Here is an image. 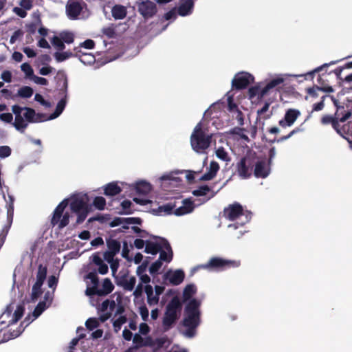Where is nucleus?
I'll use <instances>...</instances> for the list:
<instances>
[{
    "mask_svg": "<svg viewBox=\"0 0 352 352\" xmlns=\"http://www.w3.org/2000/svg\"><path fill=\"white\" fill-rule=\"evenodd\" d=\"M63 86L65 96L58 102L54 112L49 116L45 113H36L33 109L29 107H21L16 104L13 105L12 111L15 116L14 128L21 133H23L30 122H42L58 118L63 113L67 102L66 94L67 89V79L65 80Z\"/></svg>",
    "mask_w": 352,
    "mask_h": 352,
    "instance_id": "f257e3e1",
    "label": "nucleus"
},
{
    "mask_svg": "<svg viewBox=\"0 0 352 352\" xmlns=\"http://www.w3.org/2000/svg\"><path fill=\"white\" fill-rule=\"evenodd\" d=\"M228 104L224 101L219 100L213 103L204 113V120L210 116L211 124L216 129H221L228 125L230 119L227 115L226 109L232 114V116L237 120L239 126L244 124V119L242 112L233 101V96L230 92L226 94Z\"/></svg>",
    "mask_w": 352,
    "mask_h": 352,
    "instance_id": "f03ea898",
    "label": "nucleus"
},
{
    "mask_svg": "<svg viewBox=\"0 0 352 352\" xmlns=\"http://www.w3.org/2000/svg\"><path fill=\"white\" fill-rule=\"evenodd\" d=\"M101 312L102 322L113 316L112 322L115 330L120 329L122 324L127 322L124 315V308L120 303H116L113 300L107 299L99 307Z\"/></svg>",
    "mask_w": 352,
    "mask_h": 352,
    "instance_id": "7ed1b4c3",
    "label": "nucleus"
},
{
    "mask_svg": "<svg viewBox=\"0 0 352 352\" xmlns=\"http://www.w3.org/2000/svg\"><path fill=\"white\" fill-rule=\"evenodd\" d=\"M212 138V133L206 131L204 120L201 121L196 125L190 135L192 148L197 153H206V151L210 146Z\"/></svg>",
    "mask_w": 352,
    "mask_h": 352,
    "instance_id": "20e7f679",
    "label": "nucleus"
},
{
    "mask_svg": "<svg viewBox=\"0 0 352 352\" xmlns=\"http://www.w3.org/2000/svg\"><path fill=\"white\" fill-rule=\"evenodd\" d=\"M224 216L232 221H235L234 223L229 224V228L234 230L239 228L246 223L249 222L251 219L250 213L248 211H244L242 206L239 204L230 205L229 207L224 210Z\"/></svg>",
    "mask_w": 352,
    "mask_h": 352,
    "instance_id": "39448f33",
    "label": "nucleus"
},
{
    "mask_svg": "<svg viewBox=\"0 0 352 352\" xmlns=\"http://www.w3.org/2000/svg\"><path fill=\"white\" fill-rule=\"evenodd\" d=\"M200 304L199 300L192 298L186 307L183 323L188 330H195L200 323Z\"/></svg>",
    "mask_w": 352,
    "mask_h": 352,
    "instance_id": "423d86ee",
    "label": "nucleus"
},
{
    "mask_svg": "<svg viewBox=\"0 0 352 352\" xmlns=\"http://www.w3.org/2000/svg\"><path fill=\"white\" fill-rule=\"evenodd\" d=\"M88 197L86 194L75 195L71 197V210L77 215L76 223H82L89 212L87 204Z\"/></svg>",
    "mask_w": 352,
    "mask_h": 352,
    "instance_id": "0eeeda50",
    "label": "nucleus"
},
{
    "mask_svg": "<svg viewBox=\"0 0 352 352\" xmlns=\"http://www.w3.org/2000/svg\"><path fill=\"white\" fill-rule=\"evenodd\" d=\"M241 265L239 260L225 259L220 257H212L208 263L198 266V268L209 271H223L230 268H236Z\"/></svg>",
    "mask_w": 352,
    "mask_h": 352,
    "instance_id": "6e6552de",
    "label": "nucleus"
},
{
    "mask_svg": "<svg viewBox=\"0 0 352 352\" xmlns=\"http://www.w3.org/2000/svg\"><path fill=\"white\" fill-rule=\"evenodd\" d=\"M182 311V303L177 297H174L168 302L163 318V324L166 328L176 322Z\"/></svg>",
    "mask_w": 352,
    "mask_h": 352,
    "instance_id": "1a4fd4ad",
    "label": "nucleus"
},
{
    "mask_svg": "<svg viewBox=\"0 0 352 352\" xmlns=\"http://www.w3.org/2000/svg\"><path fill=\"white\" fill-rule=\"evenodd\" d=\"M65 8L68 18L71 20H76L84 17L86 4L82 0H69Z\"/></svg>",
    "mask_w": 352,
    "mask_h": 352,
    "instance_id": "9d476101",
    "label": "nucleus"
},
{
    "mask_svg": "<svg viewBox=\"0 0 352 352\" xmlns=\"http://www.w3.org/2000/svg\"><path fill=\"white\" fill-rule=\"evenodd\" d=\"M67 205L68 199H64L56 208L51 220V223L53 226L58 225V228L61 229L69 223V214L68 212H65L63 214V211Z\"/></svg>",
    "mask_w": 352,
    "mask_h": 352,
    "instance_id": "9b49d317",
    "label": "nucleus"
},
{
    "mask_svg": "<svg viewBox=\"0 0 352 352\" xmlns=\"http://www.w3.org/2000/svg\"><path fill=\"white\" fill-rule=\"evenodd\" d=\"M287 76L286 74H277L264 87H252L250 92L252 95H258V98H261L267 95L270 89L283 83Z\"/></svg>",
    "mask_w": 352,
    "mask_h": 352,
    "instance_id": "f8f14e48",
    "label": "nucleus"
},
{
    "mask_svg": "<svg viewBox=\"0 0 352 352\" xmlns=\"http://www.w3.org/2000/svg\"><path fill=\"white\" fill-rule=\"evenodd\" d=\"M46 276L47 267L40 265L36 274V280L32 289L31 298L32 301L36 300L38 296L42 294L41 287L46 278Z\"/></svg>",
    "mask_w": 352,
    "mask_h": 352,
    "instance_id": "ddd939ff",
    "label": "nucleus"
},
{
    "mask_svg": "<svg viewBox=\"0 0 352 352\" xmlns=\"http://www.w3.org/2000/svg\"><path fill=\"white\" fill-rule=\"evenodd\" d=\"M215 192L207 185L198 187L192 191V195L199 198L192 201L196 206H200L214 197Z\"/></svg>",
    "mask_w": 352,
    "mask_h": 352,
    "instance_id": "4468645a",
    "label": "nucleus"
},
{
    "mask_svg": "<svg viewBox=\"0 0 352 352\" xmlns=\"http://www.w3.org/2000/svg\"><path fill=\"white\" fill-rule=\"evenodd\" d=\"M254 165V160L250 157H245L236 164V170L239 175L242 179H247L252 175Z\"/></svg>",
    "mask_w": 352,
    "mask_h": 352,
    "instance_id": "2eb2a0df",
    "label": "nucleus"
},
{
    "mask_svg": "<svg viewBox=\"0 0 352 352\" xmlns=\"http://www.w3.org/2000/svg\"><path fill=\"white\" fill-rule=\"evenodd\" d=\"M114 289V285L109 278H104L101 287L98 285L94 288H87L86 294L88 296L96 295L98 296H106L110 294Z\"/></svg>",
    "mask_w": 352,
    "mask_h": 352,
    "instance_id": "dca6fc26",
    "label": "nucleus"
},
{
    "mask_svg": "<svg viewBox=\"0 0 352 352\" xmlns=\"http://www.w3.org/2000/svg\"><path fill=\"white\" fill-rule=\"evenodd\" d=\"M254 79V76L248 72H239L232 80V85L237 89H243L252 83Z\"/></svg>",
    "mask_w": 352,
    "mask_h": 352,
    "instance_id": "f3484780",
    "label": "nucleus"
},
{
    "mask_svg": "<svg viewBox=\"0 0 352 352\" xmlns=\"http://www.w3.org/2000/svg\"><path fill=\"white\" fill-rule=\"evenodd\" d=\"M138 12L145 19L151 18L157 12L156 3L146 0L137 3Z\"/></svg>",
    "mask_w": 352,
    "mask_h": 352,
    "instance_id": "a211bd4d",
    "label": "nucleus"
},
{
    "mask_svg": "<svg viewBox=\"0 0 352 352\" xmlns=\"http://www.w3.org/2000/svg\"><path fill=\"white\" fill-rule=\"evenodd\" d=\"M351 113V112H346L342 118H333L331 116L326 115L324 116L321 119V122L323 124H331L333 128L337 131L338 133H341L340 122H344L348 120Z\"/></svg>",
    "mask_w": 352,
    "mask_h": 352,
    "instance_id": "6ab92c4d",
    "label": "nucleus"
},
{
    "mask_svg": "<svg viewBox=\"0 0 352 352\" xmlns=\"http://www.w3.org/2000/svg\"><path fill=\"white\" fill-rule=\"evenodd\" d=\"M170 340L167 336H162L155 339L151 337H147L145 338L144 346H151L154 350L157 351L162 347H168L170 344Z\"/></svg>",
    "mask_w": 352,
    "mask_h": 352,
    "instance_id": "aec40b11",
    "label": "nucleus"
},
{
    "mask_svg": "<svg viewBox=\"0 0 352 352\" xmlns=\"http://www.w3.org/2000/svg\"><path fill=\"white\" fill-rule=\"evenodd\" d=\"M300 116V112L299 110L289 109L286 111L284 118L279 121L278 124L283 128L291 126Z\"/></svg>",
    "mask_w": 352,
    "mask_h": 352,
    "instance_id": "412c9836",
    "label": "nucleus"
},
{
    "mask_svg": "<svg viewBox=\"0 0 352 352\" xmlns=\"http://www.w3.org/2000/svg\"><path fill=\"white\" fill-rule=\"evenodd\" d=\"M54 291H47L44 295V300L40 302L33 311V319H36L48 307L53 300Z\"/></svg>",
    "mask_w": 352,
    "mask_h": 352,
    "instance_id": "4be33fe9",
    "label": "nucleus"
},
{
    "mask_svg": "<svg viewBox=\"0 0 352 352\" xmlns=\"http://www.w3.org/2000/svg\"><path fill=\"white\" fill-rule=\"evenodd\" d=\"M141 219L135 217H115L110 223L112 228L121 226L123 229H128L129 225L140 224Z\"/></svg>",
    "mask_w": 352,
    "mask_h": 352,
    "instance_id": "5701e85b",
    "label": "nucleus"
},
{
    "mask_svg": "<svg viewBox=\"0 0 352 352\" xmlns=\"http://www.w3.org/2000/svg\"><path fill=\"white\" fill-rule=\"evenodd\" d=\"M254 175L256 177L265 178L270 173L269 163L265 160L258 161L254 164Z\"/></svg>",
    "mask_w": 352,
    "mask_h": 352,
    "instance_id": "b1692460",
    "label": "nucleus"
},
{
    "mask_svg": "<svg viewBox=\"0 0 352 352\" xmlns=\"http://www.w3.org/2000/svg\"><path fill=\"white\" fill-rule=\"evenodd\" d=\"M182 204V206L176 208L173 211V214L176 216H182L191 213L197 206L195 205L196 204L194 203L190 199H186L183 200Z\"/></svg>",
    "mask_w": 352,
    "mask_h": 352,
    "instance_id": "393cba45",
    "label": "nucleus"
},
{
    "mask_svg": "<svg viewBox=\"0 0 352 352\" xmlns=\"http://www.w3.org/2000/svg\"><path fill=\"white\" fill-rule=\"evenodd\" d=\"M193 8V0H180L177 7V14L182 16H189L192 13Z\"/></svg>",
    "mask_w": 352,
    "mask_h": 352,
    "instance_id": "a878e982",
    "label": "nucleus"
},
{
    "mask_svg": "<svg viewBox=\"0 0 352 352\" xmlns=\"http://www.w3.org/2000/svg\"><path fill=\"white\" fill-rule=\"evenodd\" d=\"M162 243V249L160 250V258L158 260L169 263L173 258V251L168 242L165 240L160 241Z\"/></svg>",
    "mask_w": 352,
    "mask_h": 352,
    "instance_id": "bb28decb",
    "label": "nucleus"
},
{
    "mask_svg": "<svg viewBox=\"0 0 352 352\" xmlns=\"http://www.w3.org/2000/svg\"><path fill=\"white\" fill-rule=\"evenodd\" d=\"M230 147L227 144L226 147L219 146L215 150L216 157L221 161L228 165L232 161V157L230 153Z\"/></svg>",
    "mask_w": 352,
    "mask_h": 352,
    "instance_id": "cd10ccee",
    "label": "nucleus"
},
{
    "mask_svg": "<svg viewBox=\"0 0 352 352\" xmlns=\"http://www.w3.org/2000/svg\"><path fill=\"white\" fill-rule=\"evenodd\" d=\"M165 278L174 285H179L184 278V273L181 270L168 271L165 274Z\"/></svg>",
    "mask_w": 352,
    "mask_h": 352,
    "instance_id": "c85d7f7f",
    "label": "nucleus"
},
{
    "mask_svg": "<svg viewBox=\"0 0 352 352\" xmlns=\"http://www.w3.org/2000/svg\"><path fill=\"white\" fill-rule=\"evenodd\" d=\"M161 240H165L163 238H155V241H146L145 252L153 255L159 252L162 249V243Z\"/></svg>",
    "mask_w": 352,
    "mask_h": 352,
    "instance_id": "c756f323",
    "label": "nucleus"
},
{
    "mask_svg": "<svg viewBox=\"0 0 352 352\" xmlns=\"http://www.w3.org/2000/svg\"><path fill=\"white\" fill-rule=\"evenodd\" d=\"M144 292L146 294V302L150 307L157 305L160 300V296L154 293L153 287L151 285L144 286Z\"/></svg>",
    "mask_w": 352,
    "mask_h": 352,
    "instance_id": "7c9ffc66",
    "label": "nucleus"
},
{
    "mask_svg": "<svg viewBox=\"0 0 352 352\" xmlns=\"http://www.w3.org/2000/svg\"><path fill=\"white\" fill-rule=\"evenodd\" d=\"M136 284V278L133 276H123L119 283L122 288L129 292L133 291Z\"/></svg>",
    "mask_w": 352,
    "mask_h": 352,
    "instance_id": "2f4dec72",
    "label": "nucleus"
},
{
    "mask_svg": "<svg viewBox=\"0 0 352 352\" xmlns=\"http://www.w3.org/2000/svg\"><path fill=\"white\" fill-rule=\"evenodd\" d=\"M14 198L12 195H8V200L7 201V226L5 228L6 232L10 228L14 216Z\"/></svg>",
    "mask_w": 352,
    "mask_h": 352,
    "instance_id": "473e14b6",
    "label": "nucleus"
},
{
    "mask_svg": "<svg viewBox=\"0 0 352 352\" xmlns=\"http://www.w3.org/2000/svg\"><path fill=\"white\" fill-rule=\"evenodd\" d=\"M219 170V164L217 162L212 161L210 164L209 167L207 168L206 173L201 176V179L204 181L211 180L216 176Z\"/></svg>",
    "mask_w": 352,
    "mask_h": 352,
    "instance_id": "72a5a7b5",
    "label": "nucleus"
},
{
    "mask_svg": "<svg viewBox=\"0 0 352 352\" xmlns=\"http://www.w3.org/2000/svg\"><path fill=\"white\" fill-rule=\"evenodd\" d=\"M109 251L104 254V257H113L117 253L120 252V243L115 239H110L107 242Z\"/></svg>",
    "mask_w": 352,
    "mask_h": 352,
    "instance_id": "f704fd0d",
    "label": "nucleus"
},
{
    "mask_svg": "<svg viewBox=\"0 0 352 352\" xmlns=\"http://www.w3.org/2000/svg\"><path fill=\"white\" fill-rule=\"evenodd\" d=\"M75 56L78 57L81 63L84 65H91L95 63V56L91 53H86L82 50L76 52Z\"/></svg>",
    "mask_w": 352,
    "mask_h": 352,
    "instance_id": "c9c22d12",
    "label": "nucleus"
},
{
    "mask_svg": "<svg viewBox=\"0 0 352 352\" xmlns=\"http://www.w3.org/2000/svg\"><path fill=\"white\" fill-rule=\"evenodd\" d=\"M177 172H170L162 175L160 178L162 185H165L166 183L172 184L173 183L177 184L179 182V179L176 176Z\"/></svg>",
    "mask_w": 352,
    "mask_h": 352,
    "instance_id": "e433bc0d",
    "label": "nucleus"
},
{
    "mask_svg": "<svg viewBox=\"0 0 352 352\" xmlns=\"http://www.w3.org/2000/svg\"><path fill=\"white\" fill-rule=\"evenodd\" d=\"M126 13V8L121 5H116L111 9L112 16L116 20L124 19Z\"/></svg>",
    "mask_w": 352,
    "mask_h": 352,
    "instance_id": "4c0bfd02",
    "label": "nucleus"
},
{
    "mask_svg": "<svg viewBox=\"0 0 352 352\" xmlns=\"http://www.w3.org/2000/svg\"><path fill=\"white\" fill-rule=\"evenodd\" d=\"M135 188L139 194L147 195L151 192L152 186L146 181H140L135 183Z\"/></svg>",
    "mask_w": 352,
    "mask_h": 352,
    "instance_id": "58836bf2",
    "label": "nucleus"
},
{
    "mask_svg": "<svg viewBox=\"0 0 352 352\" xmlns=\"http://www.w3.org/2000/svg\"><path fill=\"white\" fill-rule=\"evenodd\" d=\"M104 194L108 196H114L121 192L120 187L116 182H111L104 186Z\"/></svg>",
    "mask_w": 352,
    "mask_h": 352,
    "instance_id": "ea45409f",
    "label": "nucleus"
},
{
    "mask_svg": "<svg viewBox=\"0 0 352 352\" xmlns=\"http://www.w3.org/2000/svg\"><path fill=\"white\" fill-rule=\"evenodd\" d=\"M175 203L169 202L158 207L157 213L159 215H166L173 213Z\"/></svg>",
    "mask_w": 352,
    "mask_h": 352,
    "instance_id": "a19ab883",
    "label": "nucleus"
},
{
    "mask_svg": "<svg viewBox=\"0 0 352 352\" xmlns=\"http://www.w3.org/2000/svg\"><path fill=\"white\" fill-rule=\"evenodd\" d=\"M23 331H0V344L19 337Z\"/></svg>",
    "mask_w": 352,
    "mask_h": 352,
    "instance_id": "79ce46f5",
    "label": "nucleus"
},
{
    "mask_svg": "<svg viewBox=\"0 0 352 352\" xmlns=\"http://www.w3.org/2000/svg\"><path fill=\"white\" fill-rule=\"evenodd\" d=\"M151 282V278H148V280L145 282H142L141 279H139V283L136 287H135L133 295L134 296L135 298H139L142 296L143 291L144 290V286L146 285H149Z\"/></svg>",
    "mask_w": 352,
    "mask_h": 352,
    "instance_id": "37998d69",
    "label": "nucleus"
},
{
    "mask_svg": "<svg viewBox=\"0 0 352 352\" xmlns=\"http://www.w3.org/2000/svg\"><path fill=\"white\" fill-rule=\"evenodd\" d=\"M197 288L195 285H188L184 289L183 300L184 301L191 300L190 298L196 293Z\"/></svg>",
    "mask_w": 352,
    "mask_h": 352,
    "instance_id": "c03bdc74",
    "label": "nucleus"
},
{
    "mask_svg": "<svg viewBox=\"0 0 352 352\" xmlns=\"http://www.w3.org/2000/svg\"><path fill=\"white\" fill-rule=\"evenodd\" d=\"M147 268V265L142 263V265H139L136 270V274L139 279H141L142 282H145L148 280V278H150V276L146 274Z\"/></svg>",
    "mask_w": 352,
    "mask_h": 352,
    "instance_id": "a18cd8bd",
    "label": "nucleus"
},
{
    "mask_svg": "<svg viewBox=\"0 0 352 352\" xmlns=\"http://www.w3.org/2000/svg\"><path fill=\"white\" fill-rule=\"evenodd\" d=\"M341 133H339L340 135L344 137L346 139L349 140V137L352 138V122H349L347 124L340 127Z\"/></svg>",
    "mask_w": 352,
    "mask_h": 352,
    "instance_id": "49530a36",
    "label": "nucleus"
},
{
    "mask_svg": "<svg viewBox=\"0 0 352 352\" xmlns=\"http://www.w3.org/2000/svg\"><path fill=\"white\" fill-rule=\"evenodd\" d=\"M34 93L32 88L28 86H23L18 90V96L23 98H30Z\"/></svg>",
    "mask_w": 352,
    "mask_h": 352,
    "instance_id": "de8ad7c7",
    "label": "nucleus"
},
{
    "mask_svg": "<svg viewBox=\"0 0 352 352\" xmlns=\"http://www.w3.org/2000/svg\"><path fill=\"white\" fill-rule=\"evenodd\" d=\"M23 313V308L21 306H18L14 311V314L11 316V319L8 322L9 326L10 324H14L22 316Z\"/></svg>",
    "mask_w": 352,
    "mask_h": 352,
    "instance_id": "09e8293b",
    "label": "nucleus"
},
{
    "mask_svg": "<svg viewBox=\"0 0 352 352\" xmlns=\"http://www.w3.org/2000/svg\"><path fill=\"white\" fill-rule=\"evenodd\" d=\"M64 43L70 44L74 42V35L71 32L64 31L59 34L58 35Z\"/></svg>",
    "mask_w": 352,
    "mask_h": 352,
    "instance_id": "8fccbe9b",
    "label": "nucleus"
},
{
    "mask_svg": "<svg viewBox=\"0 0 352 352\" xmlns=\"http://www.w3.org/2000/svg\"><path fill=\"white\" fill-rule=\"evenodd\" d=\"M100 322H102L101 317L100 320L95 318H90L86 321L85 325L88 330H93L94 329L99 327Z\"/></svg>",
    "mask_w": 352,
    "mask_h": 352,
    "instance_id": "3c124183",
    "label": "nucleus"
},
{
    "mask_svg": "<svg viewBox=\"0 0 352 352\" xmlns=\"http://www.w3.org/2000/svg\"><path fill=\"white\" fill-rule=\"evenodd\" d=\"M54 56L57 62H63L72 57L73 54L70 52H56Z\"/></svg>",
    "mask_w": 352,
    "mask_h": 352,
    "instance_id": "603ef678",
    "label": "nucleus"
},
{
    "mask_svg": "<svg viewBox=\"0 0 352 352\" xmlns=\"http://www.w3.org/2000/svg\"><path fill=\"white\" fill-rule=\"evenodd\" d=\"M52 44L59 51L63 50L65 47L64 42L62 41L59 36H54L53 37L52 40Z\"/></svg>",
    "mask_w": 352,
    "mask_h": 352,
    "instance_id": "864d4df0",
    "label": "nucleus"
},
{
    "mask_svg": "<svg viewBox=\"0 0 352 352\" xmlns=\"http://www.w3.org/2000/svg\"><path fill=\"white\" fill-rule=\"evenodd\" d=\"M21 69L23 72L25 73L26 77L30 79H31L32 77L34 75L33 69L32 68L30 65L27 63H23L21 65Z\"/></svg>",
    "mask_w": 352,
    "mask_h": 352,
    "instance_id": "5fc2aeb1",
    "label": "nucleus"
},
{
    "mask_svg": "<svg viewBox=\"0 0 352 352\" xmlns=\"http://www.w3.org/2000/svg\"><path fill=\"white\" fill-rule=\"evenodd\" d=\"M105 260L110 264V267L112 272V275L114 276L119 267V262L118 260H114L113 257H104Z\"/></svg>",
    "mask_w": 352,
    "mask_h": 352,
    "instance_id": "6e6d98bb",
    "label": "nucleus"
},
{
    "mask_svg": "<svg viewBox=\"0 0 352 352\" xmlns=\"http://www.w3.org/2000/svg\"><path fill=\"white\" fill-rule=\"evenodd\" d=\"M93 204L96 208L102 210L106 206V200L102 197H96L94 200Z\"/></svg>",
    "mask_w": 352,
    "mask_h": 352,
    "instance_id": "4d7b16f0",
    "label": "nucleus"
},
{
    "mask_svg": "<svg viewBox=\"0 0 352 352\" xmlns=\"http://www.w3.org/2000/svg\"><path fill=\"white\" fill-rule=\"evenodd\" d=\"M14 98L13 93L8 89H3L0 91V100H13Z\"/></svg>",
    "mask_w": 352,
    "mask_h": 352,
    "instance_id": "13d9d810",
    "label": "nucleus"
},
{
    "mask_svg": "<svg viewBox=\"0 0 352 352\" xmlns=\"http://www.w3.org/2000/svg\"><path fill=\"white\" fill-rule=\"evenodd\" d=\"M86 278L90 280L92 285V287H91L90 288H94L95 287H97V285H98V278L96 272H89L86 276Z\"/></svg>",
    "mask_w": 352,
    "mask_h": 352,
    "instance_id": "bf43d9fd",
    "label": "nucleus"
},
{
    "mask_svg": "<svg viewBox=\"0 0 352 352\" xmlns=\"http://www.w3.org/2000/svg\"><path fill=\"white\" fill-rule=\"evenodd\" d=\"M94 47V41L91 39H87L84 42L81 43L78 47L74 48L76 52L78 50H81V47H84L85 49H92Z\"/></svg>",
    "mask_w": 352,
    "mask_h": 352,
    "instance_id": "052dcab7",
    "label": "nucleus"
},
{
    "mask_svg": "<svg viewBox=\"0 0 352 352\" xmlns=\"http://www.w3.org/2000/svg\"><path fill=\"white\" fill-rule=\"evenodd\" d=\"M0 120L8 124H12L14 126L13 116L10 113H3L0 114Z\"/></svg>",
    "mask_w": 352,
    "mask_h": 352,
    "instance_id": "680f3d73",
    "label": "nucleus"
},
{
    "mask_svg": "<svg viewBox=\"0 0 352 352\" xmlns=\"http://www.w3.org/2000/svg\"><path fill=\"white\" fill-rule=\"evenodd\" d=\"M162 263L160 260H157L154 262L149 267V272L151 274L157 273L161 268Z\"/></svg>",
    "mask_w": 352,
    "mask_h": 352,
    "instance_id": "e2e57ef3",
    "label": "nucleus"
},
{
    "mask_svg": "<svg viewBox=\"0 0 352 352\" xmlns=\"http://www.w3.org/2000/svg\"><path fill=\"white\" fill-rule=\"evenodd\" d=\"M11 148L8 146H0V158H6L11 155Z\"/></svg>",
    "mask_w": 352,
    "mask_h": 352,
    "instance_id": "0e129e2a",
    "label": "nucleus"
},
{
    "mask_svg": "<svg viewBox=\"0 0 352 352\" xmlns=\"http://www.w3.org/2000/svg\"><path fill=\"white\" fill-rule=\"evenodd\" d=\"M139 313L144 321H146L149 316L148 309L145 305H142L139 308Z\"/></svg>",
    "mask_w": 352,
    "mask_h": 352,
    "instance_id": "69168bd1",
    "label": "nucleus"
},
{
    "mask_svg": "<svg viewBox=\"0 0 352 352\" xmlns=\"http://www.w3.org/2000/svg\"><path fill=\"white\" fill-rule=\"evenodd\" d=\"M30 80L37 85H47L48 84V81L46 78L35 75H34Z\"/></svg>",
    "mask_w": 352,
    "mask_h": 352,
    "instance_id": "338daca9",
    "label": "nucleus"
},
{
    "mask_svg": "<svg viewBox=\"0 0 352 352\" xmlns=\"http://www.w3.org/2000/svg\"><path fill=\"white\" fill-rule=\"evenodd\" d=\"M102 31L109 38H113L116 35L115 30L111 26L104 28Z\"/></svg>",
    "mask_w": 352,
    "mask_h": 352,
    "instance_id": "774afa93",
    "label": "nucleus"
}]
</instances>
